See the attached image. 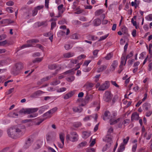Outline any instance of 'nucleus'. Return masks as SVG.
Listing matches in <instances>:
<instances>
[{
	"instance_id": "393cba45",
	"label": "nucleus",
	"mask_w": 152,
	"mask_h": 152,
	"mask_svg": "<svg viewBox=\"0 0 152 152\" xmlns=\"http://www.w3.org/2000/svg\"><path fill=\"white\" fill-rule=\"evenodd\" d=\"M72 110L75 112L80 113L82 111L83 109L81 107H74L72 108Z\"/></svg>"
},
{
	"instance_id": "c9c22d12",
	"label": "nucleus",
	"mask_w": 152,
	"mask_h": 152,
	"mask_svg": "<svg viewBox=\"0 0 152 152\" xmlns=\"http://www.w3.org/2000/svg\"><path fill=\"white\" fill-rule=\"evenodd\" d=\"M113 54L111 53L108 54L105 57V58L107 60H110L113 57Z\"/></svg>"
},
{
	"instance_id": "774afa93",
	"label": "nucleus",
	"mask_w": 152,
	"mask_h": 152,
	"mask_svg": "<svg viewBox=\"0 0 152 152\" xmlns=\"http://www.w3.org/2000/svg\"><path fill=\"white\" fill-rule=\"evenodd\" d=\"M111 83L113 85L115 86V87H119V86L116 83L115 81H111Z\"/></svg>"
},
{
	"instance_id": "9d476101",
	"label": "nucleus",
	"mask_w": 152,
	"mask_h": 152,
	"mask_svg": "<svg viewBox=\"0 0 152 152\" xmlns=\"http://www.w3.org/2000/svg\"><path fill=\"white\" fill-rule=\"evenodd\" d=\"M44 93V92L43 91L40 90H39L32 94L30 96V97L31 98H36L40 95Z\"/></svg>"
},
{
	"instance_id": "de8ad7c7",
	"label": "nucleus",
	"mask_w": 152,
	"mask_h": 152,
	"mask_svg": "<svg viewBox=\"0 0 152 152\" xmlns=\"http://www.w3.org/2000/svg\"><path fill=\"white\" fill-rule=\"evenodd\" d=\"M39 42V41L37 39H32L28 40L27 42H30V43H33V42L37 43V42Z\"/></svg>"
},
{
	"instance_id": "ddd939ff",
	"label": "nucleus",
	"mask_w": 152,
	"mask_h": 152,
	"mask_svg": "<svg viewBox=\"0 0 152 152\" xmlns=\"http://www.w3.org/2000/svg\"><path fill=\"white\" fill-rule=\"evenodd\" d=\"M139 118V114L137 112H134L132 114L131 117V121L138 120Z\"/></svg>"
},
{
	"instance_id": "e433bc0d",
	"label": "nucleus",
	"mask_w": 152,
	"mask_h": 152,
	"mask_svg": "<svg viewBox=\"0 0 152 152\" xmlns=\"http://www.w3.org/2000/svg\"><path fill=\"white\" fill-rule=\"evenodd\" d=\"M75 77L74 76H72L66 78V80L69 82H72L75 80Z\"/></svg>"
},
{
	"instance_id": "ea45409f",
	"label": "nucleus",
	"mask_w": 152,
	"mask_h": 152,
	"mask_svg": "<svg viewBox=\"0 0 152 152\" xmlns=\"http://www.w3.org/2000/svg\"><path fill=\"white\" fill-rule=\"evenodd\" d=\"M31 46H32V45L31 44H26L23 45H22L20 47V48L23 49V48H26L31 47Z\"/></svg>"
},
{
	"instance_id": "864d4df0",
	"label": "nucleus",
	"mask_w": 152,
	"mask_h": 152,
	"mask_svg": "<svg viewBox=\"0 0 152 152\" xmlns=\"http://www.w3.org/2000/svg\"><path fill=\"white\" fill-rule=\"evenodd\" d=\"M64 47L65 49L66 50H68L71 48L72 47L69 44H66L65 45Z\"/></svg>"
},
{
	"instance_id": "4d7b16f0",
	"label": "nucleus",
	"mask_w": 152,
	"mask_h": 152,
	"mask_svg": "<svg viewBox=\"0 0 152 152\" xmlns=\"http://www.w3.org/2000/svg\"><path fill=\"white\" fill-rule=\"evenodd\" d=\"M91 62V60H86L85 61L84 63L83 64V65L87 66Z\"/></svg>"
},
{
	"instance_id": "a19ab883",
	"label": "nucleus",
	"mask_w": 152,
	"mask_h": 152,
	"mask_svg": "<svg viewBox=\"0 0 152 152\" xmlns=\"http://www.w3.org/2000/svg\"><path fill=\"white\" fill-rule=\"evenodd\" d=\"M38 115V114L37 113H35L28 115L27 117L28 118H34L37 116Z\"/></svg>"
},
{
	"instance_id": "1a4fd4ad",
	"label": "nucleus",
	"mask_w": 152,
	"mask_h": 152,
	"mask_svg": "<svg viewBox=\"0 0 152 152\" xmlns=\"http://www.w3.org/2000/svg\"><path fill=\"white\" fill-rule=\"evenodd\" d=\"M33 142V138L31 137H28L24 145V148H28L31 145Z\"/></svg>"
},
{
	"instance_id": "7c9ffc66",
	"label": "nucleus",
	"mask_w": 152,
	"mask_h": 152,
	"mask_svg": "<svg viewBox=\"0 0 152 152\" xmlns=\"http://www.w3.org/2000/svg\"><path fill=\"white\" fill-rule=\"evenodd\" d=\"M122 32L124 34H128V29L125 26H123L121 28Z\"/></svg>"
},
{
	"instance_id": "13d9d810",
	"label": "nucleus",
	"mask_w": 152,
	"mask_h": 152,
	"mask_svg": "<svg viewBox=\"0 0 152 152\" xmlns=\"http://www.w3.org/2000/svg\"><path fill=\"white\" fill-rule=\"evenodd\" d=\"M40 55V53L39 52H36L34 53L32 56L34 57H35L37 56H39Z\"/></svg>"
},
{
	"instance_id": "9b49d317",
	"label": "nucleus",
	"mask_w": 152,
	"mask_h": 152,
	"mask_svg": "<svg viewBox=\"0 0 152 152\" xmlns=\"http://www.w3.org/2000/svg\"><path fill=\"white\" fill-rule=\"evenodd\" d=\"M118 65V62L117 61L115 60L113 61L110 67V70L111 71H114Z\"/></svg>"
},
{
	"instance_id": "e2e57ef3",
	"label": "nucleus",
	"mask_w": 152,
	"mask_h": 152,
	"mask_svg": "<svg viewBox=\"0 0 152 152\" xmlns=\"http://www.w3.org/2000/svg\"><path fill=\"white\" fill-rule=\"evenodd\" d=\"M105 117H107L110 115V113L108 111H106L105 112L104 114Z\"/></svg>"
},
{
	"instance_id": "b1692460",
	"label": "nucleus",
	"mask_w": 152,
	"mask_h": 152,
	"mask_svg": "<svg viewBox=\"0 0 152 152\" xmlns=\"http://www.w3.org/2000/svg\"><path fill=\"white\" fill-rule=\"evenodd\" d=\"M87 38L89 40H91L92 41H94L96 40L98 37H95L94 35H89L87 37Z\"/></svg>"
},
{
	"instance_id": "c85d7f7f",
	"label": "nucleus",
	"mask_w": 152,
	"mask_h": 152,
	"mask_svg": "<svg viewBox=\"0 0 152 152\" xmlns=\"http://www.w3.org/2000/svg\"><path fill=\"white\" fill-rule=\"evenodd\" d=\"M81 125L82 124L80 122H76L73 123V126L76 128L80 127Z\"/></svg>"
},
{
	"instance_id": "0eeeda50",
	"label": "nucleus",
	"mask_w": 152,
	"mask_h": 152,
	"mask_svg": "<svg viewBox=\"0 0 152 152\" xmlns=\"http://www.w3.org/2000/svg\"><path fill=\"white\" fill-rule=\"evenodd\" d=\"M38 110L37 108H29L26 109L24 111L23 113L25 114H30L35 113Z\"/></svg>"
},
{
	"instance_id": "6e6552de",
	"label": "nucleus",
	"mask_w": 152,
	"mask_h": 152,
	"mask_svg": "<svg viewBox=\"0 0 152 152\" xmlns=\"http://www.w3.org/2000/svg\"><path fill=\"white\" fill-rule=\"evenodd\" d=\"M70 134L72 136H75L72 137H71L70 140L72 142H75L78 140V136L75 132H72L70 133Z\"/></svg>"
},
{
	"instance_id": "69168bd1",
	"label": "nucleus",
	"mask_w": 152,
	"mask_h": 152,
	"mask_svg": "<svg viewBox=\"0 0 152 152\" xmlns=\"http://www.w3.org/2000/svg\"><path fill=\"white\" fill-rule=\"evenodd\" d=\"M66 90V88L65 87L60 88L58 91V92H62L65 91Z\"/></svg>"
},
{
	"instance_id": "49530a36",
	"label": "nucleus",
	"mask_w": 152,
	"mask_h": 152,
	"mask_svg": "<svg viewBox=\"0 0 152 152\" xmlns=\"http://www.w3.org/2000/svg\"><path fill=\"white\" fill-rule=\"evenodd\" d=\"M51 78V77L48 76L46 77H44V78H43L41 79V81L42 82H44L46 81L47 80H48L50 79Z\"/></svg>"
},
{
	"instance_id": "20e7f679",
	"label": "nucleus",
	"mask_w": 152,
	"mask_h": 152,
	"mask_svg": "<svg viewBox=\"0 0 152 152\" xmlns=\"http://www.w3.org/2000/svg\"><path fill=\"white\" fill-rule=\"evenodd\" d=\"M112 97V95L111 94L110 92L107 91L104 93L103 98L104 101L106 102H108L111 100Z\"/></svg>"
},
{
	"instance_id": "37998d69",
	"label": "nucleus",
	"mask_w": 152,
	"mask_h": 152,
	"mask_svg": "<svg viewBox=\"0 0 152 152\" xmlns=\"http://www.w3.org/2000/svg\"><path fill=\"white\" fill-rule=\"evenodd\" d=\"M73 23L75 25H81V22L77 20H74L72 21Z\"/></svg>"
},
{
	"instance_id": "603ef678",
	"label": "nucleus",
	"mask_w": 152,
	"mask_h": 152,
	"mask_svg": "<svg viewBox=\"0 0 152 152\" xmlns=\"http://www.w3.org/2000/svg\"><path fill=\"white\" fill-rule=\"evenodd\" d=\"M87 152H95V149L94 148H88L87 149Z\"/></svg>"
},
{
	"instance_id": "412c9836",
	"label": "nucleus",
	"mask_w": 152,
	"mask_h": 152,
	"mask_svg": "<svg viewBox=\"0 0 152 152\" xmlns=\"http://www.w3.org/2000/svg\"><path fill=\"white\" fill-rule=\"evenodd\" d=\"M2 23H3L10 24L13 23L14 21L13 20H11L10 19H8L2 20Z\"/></svg>"
},
{
	"instance_id": "aec40b11",
	"label": "nucleus",
	"mask_w": 152,
	"mask_h": 152,
	"mask_svg": "<svg viewBox=\"0 0 152 152\" xmlns=\"http://www.w3.org/2000/svg\"><path fill=\"white\" fill-rule=\"evenodd\" d=\"M93 22L94 26H97L100 24L101 21L100 19L97 18L94 20Z\"/></svg>"
},
{
	"instance_id": "5fc2aeb1",
	"label": "nucleus",
	"mask_w": 152,
	"mask_h": 152,
	"mask_svg": "<svg viewBox=\"0 0 152 152\" xmlns=\"http://www.w3.org/2000/svg\"><path fill=\"white\" fill-rule=\"evenodd\" d=\"M86 57V56L83 54H81L77 57L78 60H81L82 59H84Z\"/></svg>"
},
{
	"instance_id": "bb28decb",
	"label": "nucleus",
	"mask_w": 152,
	"mask_h": 152,
	"mask_svg": "<svg viewBox=\"0 0 152 152\" xmlns=\"http://www.w3.org/2000/svg\"><path fill=\"white\" fill-rule=\"evenodd\" d=\"M87 144V142L86 141L82 142L78 145L77 147L78 148H83V147L85 146Z\"/></svg>"
},
{
	"instance_id": "338daca9",
	"label": "nucleus",
	"mask_w": 152,
	"mask_h": 152,
	"mask_svg": "<svg viewBox=\"0 0 152 152\" xmlns=\"http://www.w3.org/2000/svg\"><path fill=\"white\" fill-rule=\"evenodd\" d=\"M14 4V3L12 1H10L6 3V4L8 6H12Z\"/></svg>"
},
{
	"instance_id": "473e14b6",
	"label": "nucleus",
	"mask_w": 152,
	"mask_h": 152,
	"mask_svg": "<svg viewBox=\"0 0 152 152\" xmlns=\"http://www.w3.org/2000/svg\"><path fill=\"white\" fill-rule=\"evenodd\" d=\"M57 110V108L56 107H55L51 110H49L47 112L46 114L47 113H49L50 114H52L54 113Z\"/></svg>"
},
{
	"instance_id": "2f4dec72",
	"label": "nucleus",
	"mask_w": 152,
	"mask_h": 152,
	"mask_svg": "<svg viewBox=\"0 0 152 152\" xmlns=\"http://www.w3.org/2000/svg\"><path fill=\"white\" fill-rule=\"evenodd\" d=\"M103 12V10L99 9L97 10L95 12V15L96 16H98L101 14Z\"/></svg>"
},
{
	"instance_id": "4c0bfd02",
	"label": "nucleus",
	"mask_w": 152,
	"mask_h": 152,
	"mask_svg": "<svg viewBox=\"0 0 152 152\" xmlns=\"http://www.w3.org/2000/svg\"><path fill=\"white\" fill-rule=\"evenodd\" d=\"M43 59V57L38 58L33 60V62L35 63L36 62H40Z\"/></svg>"
},
{
	"instance_id": "052dcab7",
	"label": "nucleus",
	"mask_w": 152,
	"mask_h": 152,
	"mask_svg": "<svg viewBox=\"0 0 152 152\" xmlns=\"http://www.w3.org/2000/svg\"><path fill=\"white\" fill-rule=\"evenodd\" d=\"M12 7H7L6 10L8 12L12 13L13 12V11L12 10Z\"/></svg>"
},
{
	"instance_id": "8fccbe9b",
	"label": "nucleus",
	"mask_w": 152,
	"mask_h": 152,
	"mask_svg": "<svg viewBox=\"0 0 152 152\" xmlns=\"http://www.w3.org/2000/svg\"><path fill=\"white\" fill-rule=\"evenodd\" d=\"M124 145L123 144H121L118 149L123 151L125 149Z\"/></svg>"
},
{
	"instance_id": "09e8293b",
	"label": "nucleus",
	"mask_w": 152,
	"mask_h": 152,
	"mask_svg": "<svg viewBox=\"0 0 152 152\" xmlns=\"http://www.w3.org/2000/svg\"><path fill=\"white\" fill-rule=\"evenodd\" d=\"M152 114V111L149 110L147 111L145 114V115L147 117H149Z\"/></svg>"
},
{
	"instance_id": "a211bd4d",
	"label": "nucleus",
	"mask_w": 152,
	"mask_h": 152,
	"mask_svg": "<svg viewBox=\"0 0 152 152\" xmlns=\"http://www.w3.org/2000/svg\"><path fill=\"white\" fill-rule=\"evenodd\" d=\"M121 61L120 65L119 66V68L120 69H123V66H125L124 65V62H125V56H123L121 58Z\"/></svg>"
},
{
	"instance_id": "a878e982",
	"label": "nucleus",
	"mask_w": 152,
	"mask_h": 152,
	"mask_svg": "<svg viewBox=\"0 0 152 152\" xmlns=\"http://www.w3.org/2000/svg\"><path fill=\"white\" fill-rule=\"evenodd\" d=\"M59 135L60 140L61 142L62 143H63V142H64V138L65 136L64 133L61 132L60 133Z\"/></svg>"
},
{
	"instance_id": "f03ea898",
	"label": "nucleus",
	"mask_w": 152,
	"mask_h": 152,
	"mask_svg": "<svg viewBox=\"0 0 152 152\" xmlns=\"http://www.w3.org/2000/svg\"><path fill=\"white\" fill-rule=\"evenodd\" d=\"M23 68V65L22 63H19L16 64L14 71L13 72V74L15 75H18L20 73Z\"/></svg>"
},
{
	"instance_id": "39448f33",
	"label": "nucleus",
	"mask_w": 152,
	"mask_h": 152,
	"mask_svg": "<svg viewBox=\"0 0 152 152\" xmlns=\"http://www.w3.org/2000/svg\"><path fill=\"white\" fill-rule=\"evenodd\" d=\"M110 85V83L109 81H106L100 86L98 90L99 91H104L109 88Z\"/></svg>"
},
{
	"instance_id": "7ed1b4c3",
	"label": "nucleus",
	"mask_w": 152,
	"mask_h": 152,
	"mask_svg": "<svg viewBox=\"0 0 152 152\" xmlns=\"http://www.w3.org/2000/svg\"><path fill=\"white\" fill-rule=\"evenodd\" d=\"M48 67L49 69L50 70L56 69L55 73L53 74V75H56L57 73V72L59 71L61 69V66L55 64H49L48 66Z\"/></svg>"
},
{
	"instance_id": "3c124183",
	"label": "nucleus",
	"mask_w": 152,
	"mask_h": 152,
	"mask_svg": "<svg viewBox=\"0 0 152 152\" xmlns=\"http://www.w3.org/2000/svg\"><path fill=\"white\" fill-rule=\"evenodd\" d=\"M99 51V50H94L93 52V55L95 56L96 57Z\"/></svg>"
},
{
	"instance_id": "6ab92c4d",
	"label": "nucleus",
	"mask_w": 152,
	"mask_h": 152,
	"mask_svg": "<svg viewBox=\"0 0 152 152\" xmlns=\"http://www.w3.org/2000/svg\"><path fill=\"white\" fill-rule=\"evenodd\" d=\"M121 118H118L116 120H114L113 119H111L110 120V125H113L115 124L116 123H117L120 120Z\"/></svg>"
},
{
	"instance_id": "423d86ee",
	"label": "nucleus",
	"mask_w": 152,
	"mask_h": 152,
	"mask_svg": "<svg viewBox=\"0 0 152 152\" xmlns=\"http://www.w3.org/2000/svg\"><path fill=\"white\" fill-rule=\"evenodd\" d=\"M7 133L9 137L12 138H14L16 133L15 128H10L8 130Z\"/></svg>"
},
{
	"instance_id": "4468645a",
	"label": "nucleus",
	"mask_w": 152,
	"mask_h": 152,
	"mask_svg": "<svg viewBox=\"0 0 152 152\" xmlns=\"http://www.w3.org/2000/svg\"><path fill=\"white\" fill-rule=\"evenodd\" d=\"M107 68V66L105 65H102L99 66L97 68V72H102L105 70Z\"/></svg>"
},
{
	"instance_id": "bf43d9fd",
	"label": "nucleus",
	"mask_w": 152,
	"mask_h": 152,
	"mask_svg": "<svg viewBox=\"0 0 152 152\" xmlns=\"http://www.w3.org/2000/svg\"><path fill=\"white\" fill-rule=\"evenodd\" d=\"M58 145L59 148H62L64 146V142H63V143H62V144H61L60 142H58Z\"/></svg>"
},
{
	"instance_id": "dca6fc26",
	"label": "nucleus",
	"mask_w": 152,
	"mask_h": 152,
	"mask_svg": "<svg viewBox=\"0 0 152 152\" xmlns=\"http://www.w3.org/2000/svg\"><path fill=\"white\" fill-rule=\"evenodd\" d=\"M93 86L94 85L93 83H88L84 86V87L87 90L89 91L92 89Z\"/></svg>"
},
{
	"instance_id": "c756f323",
	"label": "nucleus",
	"mask_w": 152,
	"mask_h": 152,
	"mask_svg": "<svg viewBox=\"0 0 152 152\" xmlns=\"http://www.w3.org/2000/svg\"><path fill=\"white\" fill-rule=\"evenodd\" d=\"M38 27H40L42 26H46L47 25L46 21H42V22H37Z\"/></svg>"
},
{
	"instance_id": "a18cd8bd",
	"label": "nucleus",
	"mask_w": 152,
	"mask_h": 152,
	"mask_svg": "<svg viewBox=\"0 0 152 152\" xmlns=\"http://www.w3.org/2000/svg\"><path fill=\"white\" fill-rule=\"evenodd\" d=\"M60 83V81L58 80H56V81L52 82L51 83V84L52 85L56 86L58 84H59Z\"/></svg>"
},
{
	"instance_id": "0e129e2a",
	"label": "nucleus",
	"mask_w": 152,
	"mask_h": 152,
	"mask_svg": "<svg viewBox=\"0 0 152 152\" xmlns=\"http://www.w3.org/2000/svg\"><path fill=\"white\" fill-rule=\"evenodd\" d=\"M56 22H52L51 23V29H53L56 26Z\"/></svg>"
},
{
	"instance_id": "6e6d98bb",
	"label": "nucleus",
	"mask_w": 152,
	"mask_h": 152,
	"mask_svg": "<svg viewBox=\"0 0 152 152\" xmlns=\"http://www.w3.org/2000/svg\"><path fill=\"white\" fill-rule=\"evenodd\" d=\"M37 12H38L37 10V9H36L35 8L34 10H33V11H32L33 16H34L36 15L37 14Z\"/></svg>"
},
{
	"instance_id": "f8f14e48",
	"label": "nucleus",
	"mask_w": 152,
	"mask_h": 152,
	"mask_svg": "<svg viewBox=\"0 0 152 152\" xmlns=\"http://www.w3.org/2000/svg\"><path fill=\"white\" fill-rule=\"evenodd\" d=\"M75 94V91H71L64 96L63 98L64 99H67L72 97Z\"/></svg>"
},
{
	"instance_id": "4be33fe9",
	"label": "nucleus",
	"mask_w": 152,
	"mask_h": 152,
	"mask_svg": "<svg viewBox=\"0 0 152 152\" xmlns=\"http://www.w3.org/2000/svg\"><path fill=\"white\" fill-rule=\"evenodd\" d=\"M142 106L143 109L147 110L151 107V104L148 103H145L143 104Z\"/></svg>"
},
{
	"instance_id": "f257e3e1",
	"label": "nucleus",
	"mask_w": 152,
	"mask_h": 152,
	"mask_svg": "<svg viewBox=\"0 0 152 152\" xmlns=\"http://www.w3.org/2000/svg\"><path fill=\"white\" fill-rule=\"evenodd\" d=\"M103 140L107 143L102 150L103 151H104L107 150V148H109L111 146V144L113 143L111 135L107 134L106 136L103 139Z\"/></svg>"
},
{
	"instance_id": "72a5a7b5",
	"label": "nucleus",
	"mask_w": 152,
	"mask_h": 152,
	"mask_svg": "<svg viewBox=\"0 0 152 152\" xmlns=\"http://www.w3.org/2000/svg\"><path fill=\"white\" fill-rule=\"evenodd\" d=\"M22 130L21 129V128L20 127V126H19L18 128L15 129V130H16V133L20 132L22 131L23 129H25V127L24 126H22Z\"/></svg>"
},
{
	"instance_id": "680f3d73",
	"label": "nucleus",
	"mask_w": 152,
	"mask_h": 152,
	"mask_svg": "<svg viewBox=\"0 0 152 152\" xmlns=\"http://www.w3.org/2000/svg\"><path fill=\"white\" fill-rule=\"evenodd\" d=\"M108 34H107L101 37L99 41H100L105 39L108 37Z\"/></svg>"
},
{
	"instance_id": "79ce46f5",
	"label": "nucleus",
	"mask_w": 152,
	"mask_h": 152,
	"mask_svg": "<svg viewBox=\"0 0 152 152\" xmlns=\"http://www.w3.org/2000/svg\"><path fill=\"white\" fill-rule=\"evenodd\" d=\"M129 139V136L127 137L126 138L124 139L123 140L124 144V145H126L127 144Z\"/></svg>"
},
{
	"instance_id": "f704fd0d",
	"label": "nucleus",
	"mask_w": 152,
	"mask_h": 152,
	"mask_svg": "<svg viewBox=\"0 0 152 152\" xmlns=\"http://www.w3.org/2000/svg\"><path fill=\"white\" fill-rule=\"evenodd\" d=\"M83 137L85 138H86L89 137L90 135L89 133L86 132H84L83 133Z\"/></svg>"
},
{
	"instance_id": "58836bf2",
	"label": "nucleus",
	"mask_w": 152,
	"mask_h": 152,
	"mask_svg": "<svg viewBox=\"0 0 152 152\" xmlns=\"http://www.w3.org/2000/svg\"><path fill=\"white\" fill-rule=\"evenodd\" d=\"M145 19L148 21L152 20V14H150L145 17Z\"/></svg>"
},
{
	"instance_id": "5701e85b",
	"label": "nucleus",
	"mask_w": 152,
	"mask_h": 152,
	"mask_svg": "<svg viewBox=\"0 0 152 152\" xmlns=\"http://www.w3.org/2000/svg\"><path fill=\"white\" fill-rule=\"evenodd\" d=\"M9 116L11 117L17 118L18 117V113L12 112L9 114Z\"/></svg>"
},
{
	"instance_id": "f3484780",
	"label": "nucleus",
	"mask_w": 152,
	"mask_h": 152,
	"mask_svg": "<svg viewBox=\"0 0 152 152\" xmlns=\"http://www.w3.org/2000/svg\"><path fill=\"white\" fill-rule=\"evenodd\" d=\"M75 55L74 53L68 52L63 54V57L65 58H69L73 57Z\"/></svg>"
},
{
	"instance_id": "2eb2a0df",
	"label": "nucleus",
	"mask_w": 152,
	"mask_h": 152,
	"mask_svg": "<svg viewBox=\"0 0 152 152\" xmlns=\"http://www.w3.org/2000/svg\"><path fill=\"white\" fill-rule=\"evenodd\" d=\"M93 97V96L91 94L86 95L85 98V102L86 104L88 103L89 101H91Z\"/></svg>"
},
{
	"instance_id": "c03bdc74",
	"label": "nucleus",
	"mask_w": 152,
	"mask_h": 152,
	"mask_svg": "<svg viewBox=\"0 0 152 152\" xmlns=\"http://www.w3.org/2000/svg\"><path fill=\"white\" fill-rule=\"evenodd\" d=\"M137 144L136 143L135 144L133 145L132 147V151L133 152H135L137 149Z\"/></svg>"
},
{
	"instance_id": "cd10ccee",
	"label": "nucleus",
	"mask_w": 152,
	"mask_h": 152,
	"mask_svg": "<svg viewBox=\"0 0 152 152\" xmlns=\"http://www.w3.org/2000/svg\"><path fill=\"white\" fill-rule=\"evenodd\" d=\"M133 51H132L129 54L127 55V56H126V58H125V63L124 64V65H125L127 59L129 58H131L133 56Z\"/></svg>"
}]
</instances>
